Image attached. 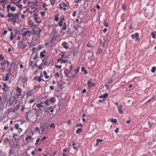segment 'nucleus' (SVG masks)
Returning a JSON list of instances; mask_svg holds the SVG:
<instances>
[{"label": "nucleus", "mask_w": 156, "mask_h": 156, "mask_svg": "<svg viewBox=\"0 0 156 156\" xmlns=\"http://www.w3.org/2000/svg\"><path fill=\"white\" fill-rule=\"evenodd\" d=\"M156 68L155 67H153L151 69V72L152 73H154L155 72V70H156Z\"/></svg>", "instance_id": "nucleus-37"}, {"label": "nucleus", "mask_w": 156, "mask_h": 156, "mask_svg": "<svg viewBox=\"0 0 156 156\" xmlns=\"http://www.w3.org/2000/svg\"><path fill=\"white\" fill-rule=\"evenodd\" d=\"M44 103L45 104H46L47 105H49V100H46L44 101Z\"/></svg>", "instance_id": "nucleus-31"}, {"label": "nucleus", "mask_w": 156, "mask_h": 156, "mask_svg": "<svg viewBox=\"0 0 156 156\" xmlns=\"http://www.w3.org/2000/svg\"><path fill=\"white\" fill-rule=\"evenodd\" d=\"M42 80V79L40 77H38V81L39 82H40Z\"/></svg>", "instance_id": "nucleus-64"}, {"label": "nucleus", "mask_w": 156, "mask_h": 156, "mask_svg": "<svg viewBox=\"0 0 156 156\" xmlns=\"http://www.w3.org/2000/svg\"><path fill=\"white\" fill-rule=\"evenodd\" d=\"M18 136L17 135V134H15L13 135V138H14V139L15 140H18L19 139L18 138Z\"/></svg>", "instance_id": "nucleus-22"}, {"label": "nucleus", "mask_w": 156, "mask_h": 156, "mask_svg": "<svg viewBox=\"0 0 156 156\" xmlns=\"http://www.w3.org/2000/svg\"><path fill=\"white\" fill-rule=\"evenodd\" d=\"M36 49V48H33L32 49V51H33V53H34L35 52V50Z\"/></svg>", "instance_id": "nucleus-52"}, {"label": "nucleus", "mask_w": 156, "mask_h": 156, "mask_svg": "<svg viewBox=\"0 0 156 156\" xmlns=\"http://www.w3.org/2000/svg\"><path fill=\"white\" fill-rule=\"evenodd\" d=\"M110 121L112 122L113 123H116L117 122V120L116 119H110Z\"/></svg>", "instance_id": "nucleus-18"}, {"label": "nucleus", "mask_w": 156, "mask_h": 156, "mask_svg": "<svg viewBox=\"0 0 156 156\" xmlns=\"http://www.w3.org/2000/svg\"><path fill=\"white\" fill-rule=\"evenodd\" d=\"M20 107V104H17L14 108L15 110H17L19 109Z\"/></svg>", "instance_id": "nucleus-19"}, {"label": "nucleus", "mask_w": 156, "mask_h": 156, "mask_svg": "<svg viewBox=\"0 0 156 156\" xmlns=\"http://www.w3.org/2000/svg\"><path fill=\"white\" fill-rule=\"evenodd\" d=\"M62 58H67V56H65L64 55V53L63 52H62V55H61Z\"/></svg>", "instance_id": "nucleus-26"}, {"label": "nucleus", "mask_w": 156, "mask_h": 156, "mask_svg": "<svg viewBox=\"0 0 156 156\" xmlns=\"http://www.w3.org/2000/svg\"><path fill=\"white\" fill-rule=\"evenodd\" d=\"M19 125L16 123L15 125V127L16 129H17L19 128Z\"/></svg>", "instance_id": "nucleus-35"}, {"label": "nucleus", "mask_w": 156, "mask_h": 156, "mask_svg": "<svg viewBox=\"0 0 156 156\" xmlns=\"http://www.w3.org/2000/svg\"><path fill=\"white\" fill-rule=\"evenodd\" d=\"M56 0H50L51 4L52 5H54V3L55 2Z\"/></svg>", "instance_id": "nucleus-32"}, {"label": "nucleus", "mask_w": 156, "mask_h": 156, "mask_svg": "<svg viewBox=\"0 0 156 156\" xmlns=\"http://www.w3.org/2000/svg\"><path fill=\"white\" fill-rule=\"evenodd\" d=\"M10 9L12 11H15L16 10V7L15 6H11Z\"/></svg>", "instance_id": "nucleus-25"}, {"label": "nucleus", "mask_w": 156, "mask_h": 156, "mask_svg": "<svg viewBox=\"0 0 156 156\" xmlns=\"http://www.w3.org/2000/svg\"><path fill=\"white\" fill-rule=\"evenodd\" d=\"M43 73L44 74V76H45L46 79H48V78L49 76L47 75V73L45 71H43Z\"/></svg>", "instance_id": "nucleus-16"}, {"label": "nucleus", "mask_w": 156, "mask_h": 156, "mask_svg": "<svg viewBox=\"0 0 156 156\" xmlns=\"http://www.w3.org/2000/svg\"><path fill=\"white\" fill-rule=\"evenodd\" d=\"M50 88L52 90H54V86H50Z\"/></svg>", "instance_id": "nucleus-53"}, {"label": "nucleus", "mask_w": 156, "mask_h": 156, "mask_svg": "<svg viewBox=\"0 0 156 156\" xmlns=\"http://www.w3.org/2000/svg\"><path fill=\"white\" fill-rule=\"evenodd\" d=\"M18 129V132L19 133L22 132V129H21L20 128H19V129Z\"/></svg>", "instance_id": "nucleus-59"}, {"label": "nucleus", "mask_w": 156, "mask_h": 156, "mask_svg": "<svg viewBox=\"0 0 156 156\" xmlns=\"http://www.w3.org/2000/svg\"><path fill=\"white\" fill-rule=\"evenodd\" d=\"M21 1V0H19L16 3H14L19 8H20L21 9L22 8V5H19V4L20 2Z\"/></svg>", "instance_id": "nucleus-10"}, {"label": "nucleus", "mask_w": 156, "mask_h": 156, "mask_svg": "<svg viewBox=\"0 0 156 156\" xmlns=\"http://www.w3.org/2000/svg\"><path fill=\"white\" fill-rule=\"evenodd\" d=\"M76 126L77 127H78L79 126L82 127L83 126V125L81 124H78Z\"/></svg>", "instance_id": "nucleus-54"}, {"label": "nucleus", "mask_w": 156, "mask_h": 156, "mask_svg": "<svg viewBox=\"0 0 156 156\" xmlns=\"http://www.w3.org/2000/svg\"><path fill=\"white\" fill-rule=\"evenodd\" d=\"M122 108L121 105H119L118 107V110L120 114H123L124 113L123 110H122Z\"/></svg>", "instance_id": "nucleus-8"}, {"label": "nucleus", "mask_w": 156, "mask_h": 156, "mask_svg": "<svg viewBox=\"0 0 156 156\" xmlns=\"http://www.w3.org/2000/svg\"><path fill=\"white\" fill-rule=\"evenodd\" d=\"M33 61H32L30 63L29 66H32V65H33Z\"/></svg>", "instance_id": "nucleus-62"}, {"label": "nucleus", "mask_w": 156, "mask_h": 156, "mask_svg": "<svg viewBox=\"0 0 156 156\" xmlns=\"http://www.w3.org/2000/svg\"><path fill=\"white\" fill-rule=\"evenodd\" d=\"M19 65H20V68L21 69L23 68V66L22 65L21 63H19Z\"/></svg>", "instance_id": "nucleus-50"}, {"label": "nucleus", "mask_w": 156, "mask_h": 156, "mask_svg": "<svg viewBox=\"0 0 156 156\" xmlns=\"http://www.w3.org/2000/svg\"><path fill=\"white\" fill-rule=\"evenodd\" d=\"M31 138V136H29L27 137H26L25 139V140L27 141L28 139H29Z\"/></svg>", "instance_id": "nucleus-42"}, {"label": "nucleus", "mask_w": 156, "mask_h": 156, "mask_svg": "<svg viewBox=\"0 0 156 156\" xmlns=\"http://www.w3.org/2000/svg\"><path fill=\"white\" fill-rule=\"evenodd\" d=\"M139 35L137 33H135V34L131 35L132 38L133 39H135L136 41H138L139 40Z\"/></svg>", "instance_id": "nucleus-5"}, {"label": "nucleus", "mask_w": 156, "mask_h": 156, "mask_svg": "<svg viewBox=\"0 0 156 156\" xmlns=\"http://www.w3.org/2000/svg\"><path fill=\"white\" fill-rule=\"evenodd\" d=\"M60 5H62L64 7H66V3L64 2H62V3L60 4Z\"/></svg>", "instance_id": "nucleus-40"}, {"label": "nucleus", "mask_w": 156, "mask_h": 156, "mask_svg": "<svg viewBox=\"0 0 156 156\" xmlns=\"http://www.w3.org/2000/svg\"><path fill=\"white\" fill-rule=\"evenodd\" d=\"M43 64L45 66H48L49 65V64L48 63V62L47 61H45L44 62Z\"/></svg>", "instance_id": "nucleus-39"}, {"label": "nucleus", "mask_w": 156, "mask_h": 156, "mask_svg": "<svg viewBox=\"0 0 156 156\" xmlns=\"http://www.w3.org/2000/svg\"><path fill=\"white\" fill-rule=\"evenodd\" d=\"M0 15L2 17H4V15L0 11Z\"/></svg>", "instance_id": "nucleus-45"}, {"label": "nucleus", "mask_w": 156, "mask_h": 156, "mask_svg": "<svg viewBox=\"0 0 156 156\" xmlns=\"http://www.w3.org/2000/svg\"><path fill=\"white\" fill-rule=\"evenodd\" d=\"M104 25L106 27H108V23L106 22H104Z\"/></svg>", "instance_id": "nucleus-43"}, {"label": "nucleus", "mask_w": 156, "mask_h": 156, "mask_svg": "<svg viewBox=\"0 0 156 156\" xmlns=\"http://www.w3.org/2000/svg\"><path fill=\"white\" fill-rule=\"evenodd\" d=\"M16 92L18 93L16 95L18 97H19L21 95V92H22V90L21 88L19 87H17L16 89Z\"/></svg>", "instance_id": "nucleus-6"}, {"label": "nucleus", "mask_w": 156, "mask_h": 156, "mask_svg": "<svg viewBox=\"0 0 156 156\" xmlns=\"http://www.w3.org/2000/svg\"><path fill=\"white\" fill-rule=\"evenodd\" d=\"M57 36V33L55 32H54L52 33V36L50 40L51 43H53V42L56 40Z\"/></svg>", "instance_id": "nucleus-3"}, {"label": "nucleus", "mask_w": 156, "mask_h": 156, "mask_svg": "<svg viewBox=\"0 0 156 156\" xmlns=\"http://www.w3.org/2000/svg\"><path fill=\"white\" fill-rule=\"evenodd\" d=\"M87 47H93L92 45H91V44H89V43H88L87 44Z\"/></svg>", "instance_id": "nucleus-56"}, {"label": "nucleus", "mask_w": 156, "mask_h": 156, "mask_svg": "<svg viewBox=\"0 0 156 156\" xmlns=\"http://www.w3.org/2000/svg\"><path fill=\"white\" fill-rule=\"evenodd\" d=\"M19 80H21L23 84L27 85V77L26 76H20L18 78Z\"/></svg>", "instance_id": "nucleus-2"}, {"label": "nucleus", "mask_w": 156, "mask_h": 156, "mask_svg": "<svg viewBox=\"0 0 156 156\" xmlns=\"http://www.w3.org/2000/svg\"><path fill=\"white\" fill-rule=\"evenodd\" d=\"M35 130L37 133H40V129L38 127H36L35 128Z\"/></svg>", "instance_id": "nucleus-38"}, {"label": "nucleus", "mask_w": 156, "mask_h": 156, "mask_svg": "<svg viewBox=\"0 0 156 156\" xmlns=\"http://www.w3.org/2000/svg\"><path fill=\"white\" fill-rule=\"evenodd\" d=\"M81 70L83 71L85 74H87V70L85 69V67H81Z\"/></svg>", "instance_id": "nucleus-15"}, {"label": "nucleus", "mask_w": 156, "mask_h": 156, "mask_svg": "<svg viewBox=\"0 0 156 156\" xmlns=\"http://www.w3.org/2000/svg\"><path fill=\"white\" fill-rule=\"evenodd\" d=\"M55 20L56 21H58V20H59V19H58V16H55Z\"/></svg>", "instance_id": "nucleus-47"}, {"label": "nucleus", "mask_w": 156, "mask_h": 156, "mask_svg": "<svg viewBox=\"0 0 156 156\" xmlns=\"http://www.w3.org/2000/svg\"><path fill=\"white\" fill-rule=\"evenodd\" d=\"M45 56V55L44 54L43 52H41L40 53V57L41 58H43Z\"/></svg>", "instance_id": "nucleus-36"}, {"label": "nucleus", "mask_w": 156, "mask_h": 156, "mask_svg": "<svg viewBox=\"0 0 156 156\" xmlns=\"http://www.w3.org/2000/svg\"><path fill=\"white\" fill-rule=\"evenodd\" d=\"M7 16L9 18V20L13 22L14 23L16 22L18 19L19 15L17 13H9Z\"/></svg>", "instance_id": "nucleus-1"}, {"label": "nucleus", "mask_w": 156, "mask_h": 156, "mask_svg": "<svg viewBox=\"0 0 156 156\" xmlns=\"http://www.w3.org/2000/svg\"><path fill=\"white\" fill-rule=\"evenodd\" d=\"M104 141L102 139H98L96 140L97 142H98V143H100L101 142H102Z\"/></svg>", "instance_id": "nucleus-33"}, {"label": "nucleus", "mask_w": 156, "mask_h": 156, "mask_svg": "<svg viewBox=\"0 0 156 156\" xmlns=\"http://www.w3.org/2000/svg\"><path fill=\"white\" fill-rule=\"evenodd\" d=\"M7 33V31L6 30H4L2 34L3 35L6 34Z\"/></svg>", "instance_id": "nucleus-61"}, {"label": "nucleus", "mask_w": 156, "mask_h": 156, "mask_svg": "<svg viewBox=\"0 0 156 156\" xmlns=\"http://www.w3.org/2000/svg\"><path fill=\"white\" fill-rule=\"evenodd\" d=\"M37 106L38 108L40 109L41 108H42L43 107V105L38 103L37 104Z\"/></svg>", "instance_id": "nucleus-21"}, {"label": "nucleus", "mask_w": 156, "mask_h": 156, "mask_svg": "<svg viewBox=\"0 0 156 156\" xmlns=\"http://www.w3.org/2000/svg\"><path fill=\"white\" fill-rule=\"evenodd\" d=\"M37 19H38L36 17H34V20H35V21L37 23H39L38 21H37Z\"/></svg>", "instance_id": "nucleus-57"}, {"label": "nucleus", "mask_w": 156, "mask_h": 156, "mask_svg": "<svg viewBox=\"0 0 156 156\" xmlns=\"http://www.w3.org/2000/svg\"><path fill=\"white\" fill-rule=\"evenodd\" d=\"M87 84L88 87H94L95 86L94 83L92 82L90 80L88 81Z\"/></svg>", "instance_id": "nucleus-9"}, {"label": "nucleus", "mask_w": 156, "mask_h": 156, "mask_svg": "<svg viewBox=\"0 0 156 156\" xmlns=\"http://www.w3.org/2000/svg\"><path fill=\"white\" fill-rule=\"evenodd\" d=\"M63 59L62 58H61L60 59H58L57 60V62H59L60 61H62Z\"/></svg>", "instance_id": "nucleus-63"}, {"label": "nucleus", "mask_w": 156, "mask_h": 156, "mask_svg": "<svg viewBox=\"0 0 156 156\" xmlns=\"http://www.w3.org/2000/svg\"><path fill=\"white\" fill-rule=\"evenodd\" d=\"M27 46V44H22V45H21V47L23 49L25 48Z\"/></svg>", "instance_id": "nucleus-24"}, {"label": "nucleus", "mask_w": 156, "mask_h": 156, "mask_svg": "<svg viewBox=\"0 0 156 156\" xmlns=\"http://www.w3.org/2000/svg\"><path fill=\"white\" fill-rule=\"evenodd\" d=\"M11 5H8L7 6V11L9 13V9L11 8Z\"/></svg>", "instance_id": "nucleus-27"}, {"label": "nucleus", "mask_w": 156, "mask_h": 156, "mask_svg": "<svg viewBox=\"0 0 156 156\" xmlns=\"http://www.w3.org/2000/svg\"><path fill=\"white\" fill-rule=\"evenodd\" d=\"M5 102V101L4 100H2V98L0 96V105H2Z\"/></svg>", "instance_id": "nucleus-14"}, {"label": "nucleus", "mask_w": 156, "mask_h": 156, "mask_svg": "<svg viewBox=\"0 0 156 156\" xmlns=\"http://www.w3.org/2000/svg\"><path fill=\"white\" fill-rule=\"evenodd\" d=\"M50 127L51 128H54L55 127V124H54V123H53L51 124L50 125Z\"/></svg>", "instance_id": "nucleus-34"}, {"label": "nucleus", "mask_w": 156, "mask_h": 156, "mask_svg": "<svg viewBox=\"0 0 156 156\" xmlns=\"http://www.w3.org/2000/svg\"><path fill=\"white\" fill-rule=\"evenodd\" d=\"M76 11H74L73 12V14H72V16H76Z\"/></svg>", "instance_id": "nucleus-60"}, {"label": "nucleus", "mask_w": 156, "mask_h": 156, "mask_svg": "<svg viewBox=\"0 0 156 156\" xmlns=\"http://www.w3.org/2000/svg\"><path fill=\"white\" fill-rule=\"evenodd\" d=\"M14 34L13 32H12L11 33L10 40H11L12 39L13 37Z\"/></svg>", "instance_id": "nucleus-28"}, {"label": "nucleus", "mask_w": 156, "mask_h": 156, "mask_svg": "<svg viewBox=\"0 0 156 156\" xmlns=\"http://www.w3.org/2000/svg\"><path fill=\"white\" fill-rule=\"evenodd\" d=\"M43 64L42 63L39 66H38V67L39 69H41L42 68Z\"/></svg>", "instance_id": "nucleus-41"}, {"label": "nucleus", "mask_w": 156, "mask_h": 156, "mask_svg": "<svg viewBox=\"0 0 156 156\" xmlns=\"http://www.w3.org/2000/svg\"><path fill=\"white\" fill-rule=\"evenodd\" d=\"M4 58L3 57L2 55H0V60H2Z\"/></svg>", "instance_id": "nucleus-48"}, {"label": "nucleus", "mask_w": 156, "mask_h": 156, "mask_svg": "<svg viewBox=\"0 0 156 156\" xmlns=\"http://www.w3.org/2000/svg\"><path fill=\"white\" fill-rule=\"evenodd\" d=\"M0 69L2 70L3 71H4L5 69V67L4 66H2V67L0 68Z\"/></svg>", "instance_id": "nucleus-44"}, {"label": "nucleus", "mask_w": 156, "mask_h": 156, "mask_svg": "<svg viewBox=\"0 0 156 156\" xmlns=\"http://www.w3.org/2000/svg\"><path fill=\"white\" fill-rule=\"evenodd\" d=\"M55 67H56V68H58L59 69H61V67H62V66L61 65H57Z\"/></svg>", "instance_id": "nucleus-49"}, {"label": "nucleus", "mask_w": 156, "mask_h": 156, "mask_svg": "<svg viewBox=\"0 0 156 156\" xmlns=\"http://www.w3.org/2000/svg\"><path fill=\"white\" fill-rule=\"evenodd\" d=\"M62 29L64 30H66V26H63V28H62Z\"/></svg>", "instance_id": "nucleus-58"}, {"label": "nucleus", "mask_w": 156, "mask_h": 156, "mask_svg": "<svg viewBox=\"0 0 156 156\" xmlns=\"http://www.w3.org/2000/svg\"><path fill=\"white\" fill-rule=\"evenodd\" d=\"M21 111L23 112L24 110V106H23L21 107Z\"/></svg>", "instance_id": "nucleus-55"}, {"label": "nucleus", "mask_w": 156, "mask_h": 156, "mask_svg": "<svg viewBox=\"0 0 156 156\" xmlns=\"http://www.w3.org/2000/svg\"><path fill=\"white\" fill-rule=\"evenodd\" d=\"M48 110H50V111L52 113L54 111V110H53V108L51 107H50L48 109Z\"/></svg>", "instance_id": "nucleus-29"}, {"label": "nucleus", "mask_w": 156, "mask_h": 156, "mask_svg": "<svg viewBox=\"0 0 156 156\" xmlns=\"http://www.w3.org/2000/svg\"><path fill=\"white\" fill-rule=\"evenodd\" d=\"M31 33L30 31L28 30L26 31H24L22 34V36L23 37H25L26 36H30V34Z\"/></svg>", "instance_id": "nucleus-7"}, {"label": "nucleus", "mask_w": 156, "mask_h": 156, "mask_svg": "<svg viewBox=\"0 0 156 156\" xmlns=\"http://www.w3.org/2000/svg\"><path fill=\"white\" fill-rule=\"evenodd\" d=\"M107 96V94H105L103 95L100 96L99 97L100 98H106Z\"/></svg>", "instance_id": "nucleus-20"}, {"label": "nucleus", "mask_w": 156, "mask_h": 156, "mask_svg": "<svg viewBox=\"0 0 156 156\" xmlns=\"http://www.w3.org/2000/svg\"><path fill=\"white\" fill-rule=\"evenodd\" d=\"M33 94V90H28L27 93V95L28 97H30Z\"/></svg>", "instance_id": "nucleus-11"}, {"label": "nucleus", "mask_w": 156, "mask_h": 156, "mask_svg": "<svg viewBox=\"0 0 156 156\" xmlns=\"http://www.w3.org/2000/svg\"><path fill=\"white\" fill-rule=\"evenodd\" d=\"M55 98H51L49 100L50 102L52 103H55Z\"/></svg>", "instance_id": "nucleus-17"}, {"label": "nucleus", "mask_w": 156, "mask_h": 156, "mask_svg": "<svg viewBox=\"0 0 156 156\" xmlns=\"http://www.w3.org/2000/svg\"><path fill=\"white\" fill-rule=\"evenodd\" d=\"M82 129L81 128H79L76 131V133H81L82 131Z\"/></svg>", "instance_id": "nucleus-23"}, {"label": "nucleus", "mask_w": 156, "mask_h": 156, "mask_svg": "<svg viewBox=\"0 0 156 156\" xmlns=\"http://www.w3.org/2000/svg\"><path fill=\"white\" fill-rule=\"evenodd\" d=\"M14 101V99L12 97H10L8 99L6 102L7 103H9V105L10 106L12 105Z\"/></svg>", "instance_id": "nucleus-4"}, {"label": "nucleus", "mask_w": 156, "mask_h": 156, "mask_svg": "<svg viewBox=\"0 0 156 156\" xmlns=\"http://www.w3.org/2000/svg\"><path fill=\"white\" fill-rule=\"evenodd\" d=\"M3 80L4 81H7L9 80V74L6 73V76L5 77V78L4 77L3 78Z\"/></svg>", "instance_id": "nucleus-12"}, {"label": "nucleus", "mask_w": 156, "mask_h": 156, "mask_svg": "<svg viewBox=\"0 0 156 156\" xmlns=\"http://www.w3.org/2000/svg\"><path fill=\"white\" fill-rule=\"evenodd\" d=\"M151 34L152 35V37L154 39L155 38V35H154V33L153 32H152L151 33Z\"/></svg>", "instance_id": "nucleus-51"}, {"label": "nucleus", "mask_w": 156, "mask_h": 156, "mask_svg": "<svg viewBox=\"0 0 156 156\" xmlns=\"http://www.w3.org/2000/svg\"><path fill=\"white\" fill-rule=\"evenodd\" d=\"M67 44V43L66 42H63L62 43V45L63 46V47L65 49H67L68 48V46H66Z\"/></svg>", "instance_id": "nucleus-13"}, {"label": "nucleus", "mask_w": 156, "mask_h": 156, "mask_svg": "<svg viewBox=\"0 0 156 156\" xmlns=\"http://www.w3.org/2000/svg\"><path fill=\"white\" fill-rule=\"evenodd\" d=\"M62 23H63L62 20H60L58 22V24L59 26L61 27L62 25Z\"/></svg>", "instance_id": "nucleus-30"}, {"label": "nucleus", "mask_w": 156, "mask_h": 156, "mask_svg": "<svg viewBox=\"0 0 156 156\" xmlns=\"http://www.w3.org/2000/svg\"><path fill=\"white\" fill-rule=\"evenodd\" d=\"M113 82V79H111V80H109L107 83L108 84H110V83H112Z\"/></svg>", "instance_id": "nucleus-46"}]
</instances>
